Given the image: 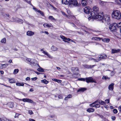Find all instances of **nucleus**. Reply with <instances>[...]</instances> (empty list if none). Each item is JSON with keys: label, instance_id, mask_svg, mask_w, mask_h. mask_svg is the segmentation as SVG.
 Segmentation results:
<instances>
[{"label": "nucleus", "instance_id": "nucleus-15", "mask_svg": "<svg viewBox=\"0 0 121 121\" xmlns=\"http://www.w3.org/2000/svg\"><path fill=\"white\" fill-rule=\"evenodd\" d=\"M9 64L7 63L4 64H0V67H1V68H0V69H1L3 68V66H4L3 68H4L6 67Z\"/></svg>", "mask_w": 121, "mask_h": 121}, {"label": "nucleus", "instance_id": "nucleus-8", "mask_svg": "<svg viewBox=\"0 0 121 121\" xmlns=\"http://www.w3.org/2000/svg\"><path fill=\"white\" fill-rule=\"evenodd\" d=\"M84 11L85 13L86 14L90 13L91 14V9H90V8L89 7H86L84 8Z\"/></svg>", "mask_w": 121, "mask_h": 121}, {"label": "nucleus", "instance_id": "nucleus-33", "mask_svg": "<svg viewBox=\"0 0 121 121\" xmlns=\"http://www.w3.org/2000/svg\"><path fill=\"white\" fill-rule=\"evenodd\" d=\"M41 82L44 83L46 84H48L49 82L45 79L41 80Z\"/></svg>", "mask_w": 121, "mask_h": 121}, {"label": "nucleus", "instance_id": "nucleus-30", "mask_svg": "<svg viewBox=\"0 0 121 121\" xmlns=\"http://www.w3.org/2000/svg\"><path fill=\"white\" fill-rule=\"evenodd\" d=\"M81 3L82 6H85L87 5V2L86 1H82Z\"/></svg>", "mask_w": 121, "mask_h": 121}, {"label": "nucleus", "instance_id": "nucleus-36", "mask_svg": "<svg viewBox=\"0 0 121 121\" xmlns=\"http://www.w3.org/2000/svg\"><path fill=\"white\" fill-rule=\"evenodd\" d=\"M43 52L44 54L45 55H46L48 57H50V55L49 54H48L47 52L45 51H43Z\"/></svg>", "mask_w": 121, "mask_h": 121}, {"label": "nucleus", "instance_id": "nucleus-32", "mask_svg": "<svg viewBox=\"0 0 121 121\" xmlns=\"http://www.w3.org/2000/svg\"><path fill=\"white\" fill-rule=\"evenodd\" d=\"M9 107L10 108H13V103L12 102H10L8 104Z\"/></svg>", "mask_w": 121, "mask_h": 121}, {"label": "nucleus", "instance_id": "nucleus-2", "mask_svg": "<svg viewBox=\"0 0 121 121\" xmlns=\"http://www.w3.org/2000/svg\"><path fill=\"white\" fill-rule=\"evenodd\" d=\"M97 19L100 21H102V22L104 23L109 21L110 20V18L108 15H106L104 16L103 13L99 14L98 16H96Z\"/></svg>", "mask_w": 121, "mask_h": 121}, {"label": "nucleus", "instance_id": "nucleus-19", "mask_svg": "<svg viewBox=\"0 0 121 121\" xmlns=\"http://www.w3.org/2000/svg\"><path fill=\"white\" fill-rule=\"evenodd\" d=\"M94 66H95V65H85L84 66L87 69H89V68H93Z\"/></svg>", "mask_w": 121, "mask_h": 121}, {"label": "nucleus", "instance_id": "nucleus-11", "mask_svg": "<svg viewBox=\"0 0 121 121\" xmlns=\"http://www.w3.org/2000/svg\"><path fill=\"white\" fill-rule=\"evenodd\" d=\"M34 34V32L31 31H28L26 33L27 35L29 36H32Z\"/></svg>", "mask_w": 121, "mask_h": 121}, {"label": "nucleus", "instance_id": "nucleus-14", "mask_svg": "<svg viewBox=\"0 0 121 121\" xmlns=\"http://www.w3.org/2000/svg\"><path fill=\"white\" fill-rule=\"evenodd\" d=\"M90 106L91 107H95L96 108H99L100 107V105L98 104H94V103H93L90 104Z\"/></svg>", "mask_w": 121, "mask_h": 121}, {"label": "nucleus", "instance_id": "nucleus-16", "mask_svg": "<svg viewBox=\"0 0 121 121\" xmlns=\"http://www.w3.org/2000/svg\"><path fill=\"white\" fill-rule=\"evenodd\" d=\"M9 81L10 83H13L16 82V81L14 79L12 78H9Z\"/></svg>", "mask_w": 121, "mask_h": 121}, {"label": "nucleus", "instance_id": "nucleus-25", "mask_svg": "<svg viewBox=\"0 0 121 121\" xmlns=\"http://www.w3.org/2000/svg\"><path fill=\"white\" fill-rule=\"evenodd\" d=\"M16 85L18 86H23L24 85V84L23 82H17L16 83Z\"/></svg>", "mask_w": 121, "mask_h": 121}, {"label": "nucleus", "instance_id": "nucleus-54", "mask_svg": "<svg viewBox=\"0 0 121 121\" xmlns=\"http://www.w3.org/2000/svg\"><path fill=\"white\" fill-rule=\"evenodd\" d=\"M61 80H59V79H57V80L56 81V82L59 83H60L61 82Z\"/></svg>", "mask_w": 121, "mask_h": 121}, {"label": "nucleus", "instance_id": "nucleus-35", "mask_svg": "<svg viewBox=\"0 0 121 121\" xmlns=\"http://www.w3.org/2000/svg\"><path fill=\"white\" fill-rule=\"evenodd\" d=\"M49 18L52 21H56L55 19L52 16H50L49 17Z\"/></svg>", "mask_w": 121, "mask_h": 121}, {"label": "nucleus", "instance_id": "nucleus-42", "mask_svg": "<svg viewBox=\"0 0 121 121\" xmlns=\"http://www.w3.org/2000/svg\"><path fill=\"white\" fill-rule=\"evenodd\" d=\"M78 80L79 81H85V78H79L78 79Z\"/></svg>", "mask_w": 121, "mask_h": 121}, {"label": "nucleus", "instance_id": "nucleus-44", "mask_svg": "<svg viewBox=\"0 0 121 121\" xmlns=\"http://www.w3.org/2000/svg\"><path fill=\"white\" fill-rule=\"evenodd\" d=\"M60 37L62 39H63L66 40V37L62 35H60Z\"/></svg>", "mask_w": 121, "mask_h": 121}, {"label": "nucleus", "instance_id": "nucleus-18", "mask_svg": "<svg viewBox=\"0 0 121 121\" xmlns=\"http://www.w3.org/2000/svg\"><path fill=\"white\" fill-rule=\"evenodd\" d=\"M102 39V38L96 37H93L91 39L92 40H100Z\"/></svg>", "mask_w": 121, "mask_h": 121}, {"label": "nucleus", "instance_id": "nucleus-24", "mask_svg": "<svg viewBox=\"0 0 121 121\" xmlns=\"http://www.w3.org/2000/svg\"><path fill=\"white\" fill-rule=\"evenodd\" d=\"M16 20L18 22L22 24L23 22V20L22 19L18 18H16Z\"/></svg>", "mask_w": 121, "mask_h": 121}, {"label": "nucleus", "instance_id": "nucleus-39", "mask_svg": "<svg viewBox=\"0 0 121 121\" xmlns=\"http://www.w3.org/2000/svg\"><path fill=\"white\" fill-rule=\"evenodd\" d=\"M115 0L118 4H121V0Z\"/></svg>", "mask_w": 121, "mask_h": 121}, {"label": "nucleus", "instance_id": "nucleus-55", "mask_svg": "<svg viewBox=\"0 0 121 121\" xmlns=\"http://www.w3.org/2000/svg\"><path fill=\"white\" fill-rule=\"evenodd\" d=\"M30 80V78L29 77H27L26 78V80L27 81H29Z\"/></svg>", "mask_w": 121, "mask_h": 121}, {"label": "nucleus", "instance_id": "nucleus-63", "mask_svg": "<svg viewBox=\"0 0 121 121\" xmlns=\"http://www.w3.org/2000/svg\"><path fill=\"white\" fill-rule=\"evenodd\" d=\"M29 121H35L33 119H29Z\"/></svg>", "mask_w": 121, "mask_h": 121}, {"label": "nucleus", "instance_id": "nucleus-51", "mask_svg": "<svg viewBox=\"0 0 121 121\" xmlns=\"http://www.w3.org/2000/svg\"><path fill=\"white\" fill-rule=\"evenodd\" d=\"M68 98H71L72 97V96L71 95H69L67 96Z\"/></svg>", "mask_w": 121, "mask_h": 121}, {"label": "nucleus", "instance_id": "nucleus-1", "mask_svg": "<svg viewBox=\"0 0 121 121\" xmlns=\"http://www.w3.org/2000/svg\"><path fill=\"white\" fill-rule=\"evenodd\" d=\"M99 8L96 6H94L92 8V11L91 12V16L88 18L89 20H91L93 21L94 19H97L96 17L98 16L99 14L101 13H99Z\"/></svg>", "mask_w": 121, "mask_h": 121}, {"label": "nucleus", "instance_id": "nucleus-62", "mask_svg": "<svg viewBox=\"0 0 121 121\" xmlns=\"http://www.w3.org/2000/svg\"><path fill=\"white\" fill-rule=\"evenodd\" d=\"M71 23L72 25V26L73 27H75L76 26L73 23Z\"/></svg>", "mask_w": 121, "mask_h": 121}, {"label": "nucleus", "instance_id": "nucleus-7", "mask_svg": "<svg viewBox=\"0 0 121 121\" xmlns=\"http://www.w3.org/2000/svg\"><path fill=\"white\" fill-rule=\"evenodd\" d=\"M107 57V56L106 55H101L98 59H94V60L96 62H98L102 59L106 58Z\"/></svg>", "mask_w": 121, "mask_h": 121}, {"label": "nucleus", "instance_id": "nucleus-64", "mask_svg": "<svg viewBox=\"0 0 121 121\" xmlns=\"http://www.w3.org/2000/svg\"><path fill=\"white\" fill-rule=\"evenodd\" d=\"M44 33L47 35H48L49 34L48 32L46 31H45Z\"/></svg>", "mask_w": 121, "mask_h": 121}, {"label": "nucleus", "instance_id": "nucleus-5", "mask_svg": "<svg viewBox=\"0 0 121 121\" xmlns=\"http://www.w3.org/2000/svg\"><path fill=\"white\" fill-rule=\"evenodd\" d=\"M69 4V7L71 8L78 6V5L77 0H70Z\"/></svg>", "mask_w": 121, "mask_h": 121}, {"label": "nucleus", "instance_id": "nucleus-53", "mask_svg": "<svg viewBox=\"0 0 121 121\" xmlns=\"http://www.w3.org/2000/svg\"><path fill=\"white\" fill-rule=\"evenodd\" d=\"M111 119L113 120H114L115 119V117L114 116H112L111 117Z\"/></svg>", "mask_w": 121, "mask_h": 121}, {"label": "nucleus", "instance_id": "nucleus-3", "mask_svg": "<svg viewBox=\"0 0 121 121\" xmlns=\"http://www.w3.org/2000/svg\"><path fill=\"white\" fill-rule=\"evenodd\" d=\"M112 17L117 19H120L121 18V13L118 10L114 11L112 14Z\"/></svg>", "mask_w": 121, "mask_h": 121}, {"label": "nucleus", "instance_id": "nucleus-38", "mask_svg": "<svg viewBox=\"0 0 121 121\" xmlns=\"http://www.w3.org/2000/svg\"><path fill=\"white\" fill-rule=\"evenodd\" d=\"M6 39L5 38H3L1 41V42L2 43H6Z\"/></svg>", "mask_w": 121, "mask_h": 121}, {"label": "nucleus", "instance_id": "nucleus-59", "mask_svg": "<svg viewBox=\"0 0 121 121\" xmlns=\"http://www.w3.org/2000/svg\"><path fill=\"white\" fill-rule=\"evenodd\" d=\"M57 80V79L55 78H53L52 79V81H55L56 82V81Z\"/></svg>", "mask_w": 121, "mask_h": 121}, {"label": "nucleus", "instance_id": "nucleus-43", "mask_svg": "<svg viewBox=\"0 0 121 121\" xmlns=\"http://www.w3.org/2000/svg\"><path fill=\"white\" fill-rule=\"evenodd\" d=\"M99 3L100 4H101V5H103L104 2L100 0L99 1Z\"/></svg>", "mask_w": 121, "mask_h": 121}, {"label": "nucleus", "instance_id": "nucleus-50", "mask_svg": "<svg viewBox=\"0 0 121 121\" xmlns=\"http://www.w3.org/2000/svg\"><path fill=\"white\" fill-rule=\"evenodd\" d=\"M66 40H67V41H72L73 42V40H72L69 38L67 39L66 38Z\"/></svg>", "mask_w": 121, "mask_h": 121}, {"label": "nucleus", "instance_id": "nucleus-12", "mask_svg": "<svg viewBox=\"0 0 121 121\" xmlns=\"http://www.w3.org/2000/svg\"><path fill=\"white\" fill-rule=\"evenodd\" d=\"M114 85V83H112L109 85L108 86V89L109 90L112 91L113 90Z\"/></svg>", "mask_w": 121, "mask_h": 121}, {"label": "nucleus", "instance_id": "nucleus-17", "mask_svg": "<svg viewBox=\"0 0 121 121\" xmlns=\"http://www.w3.org/2000/svg\"><path fill=\"white\" fill-rule=\"evenodd\" d=\"M61 1L63 4H69L70 0H62Z\"/></svg>", "mask_w": 121, "mask_h": 121}, {"label": "nucleus", "instance_id": "nucleus-6", "mask_svg": "<svg viewBox=\"0 0 121 121\" xmlns=\"http://www.w3.org/2000/svg\"><path fill=\"white\" fill-rule=\"evenodd\" d=\"M86 82L87 83L90 82H93L95 83L96 82V81L93 79L91 77H90L88 78H85Z\"/></svg>", "mask_w": 121, "mask_h": 121}, {"label": "nucleus", "instance_id": "nucleus-13", "mask_svg": "<svg viewBox=\"0 0 121 121\" xmlns=\"http://www.w3.org/2000/svg\"><path fill=\"white\" fill-rule=\"evenodd\" d=\"M97 102H98L99 104L102 105H104L105 104V102L101 100H98L95 101L94 103H96Z\"/></svg>", "mask_w": 121, "mask_h": 121}, {"label": "nucleus", "instance_id": "nucleus-37", "mask_svg": "<svg viewBox=\"0 0 121 121\" xmlns=\"http://www.w3.org/2000/svg\"><path fill=\"white\" fill-rule=\"evenodd\" d=\"M38 11H39L38 13H39L42 16L45 17V15L43 12H42L40 10Z\"/></svg>", "mask_w": 121, "mask_h": 121}, {"label": "nucleus", "instance_id": "nucleus-31", "mask_svg": "<svg viewBox=\"0 0 121 121\" xmlns=\"http://www.w3.org/2000/svg\"><path fill=\"white\" fill-rule=\"evenodd\" d=\"M10 120L7 119L6 117H4L3 118L0 117V121H9Z\"/></svg>", "mask_w": 121, "mask_h": 121}, {"label": "nucleus", "instance_id": "nucleus-26", "mask_svg": "<svg viewBox=\"0 0 121 121\" xmlns=\"http://www.w3.org/2000/svg\"><path fill=\"white\" fill-rule=\"evenodd\" d=\"M33 59H30L27 58L26 59V60L28 62H30V63L33 64L34 63V62L33 61Z\"/></svg>", "mask_w": 121, "mask_h": 121}, {"label": "nucleus", "instance_id": "nucleus-9", "mask_svg": "<svg viewBox=\"0 0 121 121\" xmlns=\"http://www.w3.org/2000/svg\"><path fill=\"white\" fill-rule=\"evenodd\" d=\"M22 101L24 102H27L30 103H33L34 104H35L36 103L33 102L32 100L28 98H24L23 99Z\"/></svg>", "mask_w": 121, "mask_h": 121}, {"label": "nucleus", "instance_id": "nucleus-29", "mask_svg": "<svg viewBox=\"0 0 121 121\" xmlns=\"http://www.w3.org/2000/svg\"><path fill=\"white\" fill-rule=\"evenodd\" d=\"M51 49L52 51H57V50L58 49V48L56 47L52 46L51 48Z\"/></svg>", "mask_w": 121, "mask_h": 121}, {"label": "nucleus", "instance_id": "nucleus-56", "mask_svg": "<svg viewBox=\"0 0 121 121\" xmlns=\"http://www.w3.org/2000/svg\"><path fill=\"white\" fill-rule=\"evenodd\" d=\"M58 98L60 99H62L63 98L62 97L61 95H58Z\"/></svg>", "mask_w": 121, "mask_h": 121}, {"label": "nucleus", "instance_id": "nucleus-52", "mask_svg": "<svg viewBox=\"0 0 121 121\" xmlns=\"http://www.w3.org/2000/svg\"><path fill=\"white\" fill-rule=\"evenodd\" d=\"M37 77H35L33 78H32L31 79H32V80L35 81L37 80Z\"/></svg>", "mask_w": 121, "mask_h": 121}, {"label": "nucleus", "instance_id": "nucleus-60", "mask_svg": "<svg viewBox=\"0 0 121 121\" xmlns=\"http://www.w3.org/2000/svg\"><path fill=\"white\" fill-rule=\"evenodd\" d=\"M35 72L38 75H39V74H41V73L39 72H37V71H35Z\"/></svg>", "mask_w": 121, "mask_h": 121}, {"label": "nucleus", "instance_id": "nucleus-61", "mask_svg": "<svg viewBox=\"0 0 121 121\" xmlns=\"http://www.w3.org/2000/svg\"><path fill=\"white\" fill-rule=\"evenodd\" d=\"M0 72L1 73V74H4V72L3 71L0 70Z\"/></svg>", "mask_w": 121, "mask_h": 121}, {"label": "nucleus", "instance_id": "nucleus-34", "mask_svg": "<svg viewBox=\"0 0 121 121\" xmlns=\"http://www.w3.org/2000/svg\"><path fill=\"white\" fill-rule=\"evenodd\" d=\"M117 27L118 29V30H119L120 28H121V22H120L118 24H117Z\"/></svg>", "mask_w": 121, "mask_h": 121}, {"label": "nucleus", "instance_id": "nucleus-45", "mask_svg": "<svg viewBox=\"0 0 121 121\" xmlns=\"http://www.w3.org/2000/svg\"><path fill=\"white\" fill-rule=\"evenodd\" d=\"M113 111L114 113L115 114H116L117 112V110L116 109H114L113 110Z\"/></svg>", "mask_w": 121, "mask_h": 121}, {"label": "nucleus", "instance_id": "nucleus-22", "mask_svg": "<svg viewBox=\"0 0 121 121\" xmlns=\"http://www.w3.org/2000/svg\"><path fill=\"white\" fill-rule=\"evenodd\" d=\"M95 109L92 108H90L87 109V111L89 112H92L94 111Z\"/></svg>", "mask_w": 121, "mask_h": 121}, {"label": "nucleus", "instance_id": "nucleus-10", "mask_svg": "<svg viewBox=\"0 0 121 121\" xmlns=\"http://www.w3.org/2000/svg\"><path fill=\"white\" fill-rule=\"evenodd\" d=\"M120 50L119 49H112L111 50V52L112 53H114L120 52Z\"/></svg>", "mask_w": 121, "mask_h": 121}, {"label": "nucleus", "instance_id": "nucleus-48", "mask_svg": "<svg viewBox=\"0 0 121 121\" xmlns=\"http://www.w3.org/2000/svg\"><path fill=\"white\" fill-rule=\"evenodd\" d=\"M105 103H106L107 104H108L109 103V99H106L105 100Z\"/></svg>", "mask_w": 121, "mask_h": 121}, {"label": "nucleus", "instance_id": "nucleus-57", "mask_svg": "<svg viewBox=\"0 0 121 121\" xmlns=\"http://www.w3.org/2000/svg\"><path fill=\"white\" fill-rule=\"evenodd\" d=\"M19 115V114L18 113H16L15 115V118H16L18 117V116Z\"/></svg>", "mask_w": 121, "mask_h": 121}, {"label": "nucleus", "instance_id": "nucleus-49", "mask_svg": "<svg viewBox=\"0 0 121 121\" xmlns=\"http://www.w3.org/2000/svg\"><path fill=\"white\" fill-rule=\"evenodd\" d=\"M97 115L102 118H103L104 116L102 115H100L98 114H97Z\"/></svg>", "mask_w": 121, "mask_h": 121}, {"label": "nucleus", "instance_id": "nucleus-58", "mask_svg": "<svg viewBox=\"0 0 121 121\" xmlns=\"http://www.w3.org/2000/svg\"><path fill=\"white\" fill-rule=\"evenodd\" d=\"M118 109L120 112H121V105L118 107Z\"/></svg>", "mask_w": 121, "mask_h": 121}, {"label": "nucleus", "instance_id": "nucleus-46", "mask_svg": "<svg viewBox=\"0 0 121 121\" xmlns=\"http://www.w3.org/2000/svg\"><path fill=\"white\" fill-rule=\"evenodd\" d=\"M28 113L29 114H30V115L33 114V112L31 110L28 111Z\"/></svg>", "mask_w": 121, "mask_h": 121}, {"label": "nucleus", "instance_id": "nucleus-47", "mask_svg": "<svg viewBox=\"0 0 121 121\" xmlns=\"http://www.w3.org/2000/svg\"><path fill=\"white\" fill-rule=\"evenodd\" d=\"M33 9H34L35 11L36 12H38V11H40V10H38V9H37V8H35L33 7Z\"/></svg>", "mask_w": 121, "mask_h": 121}, {"label": "nucleus", "instance_id": "nucleus-41", "mask_svg": "<svg viewBox=\"0 0 121 121\" xmlns=\"http://www.w3.org/2000/svg\"><path fill=\"white\" fill-rule=\"evenodd\" d=\"M72 69L75 70V71H78V68L73 67L72 68Z\"/></svg>", "mask_w": 121, "mask_h": 121}, {"label": "nucleus", "instance_id": "nucleus-23", "mask_svg": "<svg viewBox=\"0 0 121 121\" xmlns=\"http://www.w3.org/2000/svg\"><path fill=\"white\" fill-rule=\"evenodd\" d=\"M52 24H48L47 23H45L43 24L44 27L45 28L50 27L52 26Z\"/></svg>", "mask_w": 121, "mask_h": 121}, {"label": "nucleus", "instance_id": "nucleus-4", "mask_svg": "<svg viewBox=\"0 0 121 121\" xmlns=\"http://www.w3.org/2000/svg\"><path fill=\"white\" fill-rule=\"evenodd\" d=\"M117 23H114L110 25L109 27V29L112 32H116L118 30L117 27Z\"/></svg>", "mask_w": 121, "mask_h": 121}, {"label": "nucleus", "instance_id": "nucleus-21", "mask_svg": "<svg viewBox=\"0 0 121 121\" xmlns=\"http://www.w3.org/2000/svg\"><path fill=\"white\" fill-rule=\"evenodd\" d=\"M102 39V41L105 43H108L110 41V39L108 38H104Z\"/></svg>", "mask_w": 121, "mask_h": 121}, {"label": "nucleus", "instance_id": "nucleus-27", "mask_svg": "<svg viewBox=\"0 0 121 121\" xmlns=\"http://www.w3.org/2000/svg\"><path fill=\"white\" fill-rule=\"evenodd\" d=\"M39 68L37 69V70L40 72H43L44 71V69L40 67L39 65Z\"/></svg>", "mask_w": 121, "mask_h": 121}, {"label": "nucleus", "instance_id": "nucleus-40", "mask_svg": "<svg viewBox=\"0 0 121 121\" xmlns=\"http://www.w3.org/2000/svg\"><path fill=\"white\" fill-rule=\"evenodd\" d=\"M19 70L18 69H15L13 73L15 74H16L18 72Z\"/></svg>", "mask_w": 121, "mask_h": 121}, {"label": "nucleus", "instance_id": "nucleus-28", "mask_svg": "<svg viewBox=\"0 0 121 121\" xmlns=\"http://www.w3.org/2000/svg\"><path fill=\"white\" fill-rule=\"evenodd\" d=\"M102 79L103 80H109L110 79V78L108 77L107 76H103Z\"/></svg>", "mask_w": 121, "mask_h": 121}, {"label": "nucleus", "instance_id": "nucleus-20", "mask_svg": "<svg viewBox=\"0 0 121 121\" xmlns=\"http://www.w3.org/2000/svg\"><path fill=\"white\" fill-rule=\"evenodd\" d=\"M86 90V89L85 88H80L77 91V92H83Z\"/></svg>", "mask_w": 121, "mask_h": 121}]
</instances>
